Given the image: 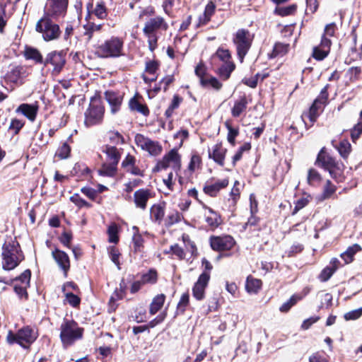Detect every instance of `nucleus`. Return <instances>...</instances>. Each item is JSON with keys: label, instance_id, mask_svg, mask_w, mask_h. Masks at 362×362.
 <instances>
[{"label": "nucleus", "instance_id": "obj_49", "mask_svg": "<svg viewBox=\"0 0 362 362\" xmlns=\"http://www.w3.org/2000/svg\"><path fill=\"white\" fill-rule=\"evenodd\" d=\"M64 295L66 300L72 307L76 308L80 305L81 298L78 296L72 293L71 292H66L64 293Z\"/></svg>", "mask_w": 362, "mask_h": 362}, {"label": "nucleus", "instance_id": "obj_57", "mask_svg": "<svg viewBox=\"0 0 362 362\" xmlns=\"http://www.w3.org/2000/svg\"><path fill=\"white\" fill-rule=\"evenodd\" d=\"M308 202L309 201L308 198L305 197L298 199L295 203V206L292 212V215H295L299 210L304 208L308 204Z\"/></svg>", "mask_w": 362, "mask_h": 362}, {"label": "nucleus", "instance_id": "obj_8", "mask_svg": "<svg viewBox=\"0 0 362 362\" xmlns=\"http://www.w3.org/2000/svg\"><path fill=\"white\" fill-rule=\"evenodd\" d=\"M37 337V332L30 327H25L18 330L16 334L9 332L6 341L9 344H18L23 348H28Z\"/></svg>", "mask_w": 362, "mask_h": 362}, {"label": "nucleus", "instance_id": "obj_27", "mask_svg": "<svg viewBox=\"0 0 362 362\" xmlns=\"http://www.w3.org/2000/svg\"><path fill=\"white\" fill-rule=\"evenodd\" d=\"M24 57L26 59L33 60L37 64H43L44 62L40 51L32 47H25Z\"/></svg>", "mask_w": 362, "mask_h": 362}, {"label": "nucleus", "instance_id": "obj_42", "mask_svg": "<svg viewBox=\"0 0 362 362\" xmlns=\"http://www.w3.org/2000/svg\"><path fill=\"white\" fill-rule=\"evenodd\" d=\"M225 125L228 129L227 139L232 146H235V138L239 134V130L238 128H233L228 122L225 123Z\"/></svg>", "mask_w": 362, "mask_h": 362}, {"label": "nucleus", "instance_id": "obj_19", "mask_svg": "<svg viewBox=\"0 0 362 362\" xmlns=\"http://www.w3.org/2000/svg\"><path fill=\"white\" fill-rule=\"evenodd\" d=\"M39 106L37 103L34 104L23 103L16 110L17 113H21L29 120L33 122L35 120Z\"/></svg>", "mask_w": 362, "mask_h": 362}, {"label": "nucleus", "instance_id": "obj_39", "mask_svg": "<svg viewBox=\"0 0 362 362\" xmlns=\"http://www.w3.org/2000/svg\"><path fill=\"white\" fill-rule=\"evenodd\" d=\"M226 187L224 182H215L214 184H211L206 185L204 187V191L206 194L214 197L217 194L218 191Z\"/></svg>", "mask_w": 362, "mask_h": 362}, {"label": "nucleus", "instance_id": "obj_20", "mask_svg": "<svg viewBox=\"0 0 362 362\" xmlns=\"http://www.w3.org/2000/svg\"><path fill=\"white\" fill-rule=\"evenodd\" d=\"M105 97L111 107L112 113H116L120 107L122 102V96L119 93L111 90H107L105 93Z\"/></svg>", "mask_w": 362, "mask_h": 362}, {"label": "nucleus", "instance_id": "obj_36", "mask_svg": "<svg viewBox=\"0 0 362 362\" xmlns=\"http://www.w3.org/2000/svg\"><path fill=\"white\" fill-rule=\"evenodd\" d=\"M129 107L132 110L137 111L144 115H148L149 110L146 105L140 103L136 99L132 98L129 101Z\"/></svg>", "mask_w": 362, "mask_h": 362}, {"label": "nucleus", "instance_id": "obj_11", "mask_svg": "<svg viewBox=\"0 0 362 362\" xmlns=\"http://www.w3.org/2000/svg\"><path fill=\"white\" fill-rule=\"evenodd\" d=\"M68 6V0H47L45 16L54 19L64 16Z\"/></svg>", "mask_w": 362, "mask_h": 362}, {"label": "nucleus", "instance_id": "obj_16", "mask_svg": "<svg viewBox=\"0 0 362 362\" xmlns=\"http://www.w3.org/2000/svg\"><path fill=\"white\" fill-rule=\"evenodd\" d=\"M210 244L214 250L228 251L234 246L235 241L230 235L217 236L211 238Z\"/></svg>", "mask_w": 362, "mask_h": 362}, {"label": "nucleus", "instance_id": "obj_45", "mask_svg": "<svg viewBox=\"0 0 362 362\" xmlns=\"http://www.w3.org/2000/svg\"><path fill=\"white\" fill-rule=\"evenodd\" d=\"M296 5L292 4L288 6H282L276 8V12L279 16H286L293 14L296 11Z\"/></svg>", "mask_w": 362, "mask_h": 362}, {"label": "nucleus", "instance_id": "obj_37", "mask_svg": "<svg viewBox=\"0 0 362 362\" xmlns=\"http://www.w3.org/2000/svg\"><path fill=\"white\" fill-rule=\"evenodd\" d=\"M117 165L110 163H104L98 173L100 175L112 177L116 172Z\"/></svg>", "mask_w": 362, "mask_h": 362}, {"label": "nucleus", "instance_id": "obj_26", "mask_svg": "<svg viewBox=\"0 0 362 362\" xmlns=\"http://www.w3.org/2000/svg\"><path fill=\"white\" fill-rule=\"evenodd\" d=\"M215 8L214 3L211 1H209L205 7L204 13L199 18V26L206 24L211 20V17L215 12Z\"/></svg>", "mask_w": 362, "mask_h": 362}, {"label": "nucleus", "instance_id": "obj_12", "mask_svg": "<svg viewBox=\"0 0 362 362\" xmlns=\"http://www.w3.org/2000/svg\"><path fill=\"white\" fill-rule=\"evenodd\" d=\"M328 99V93L327 86L324 87L320 91L318 97L314 100L309 112L305 115L311 122H315L319 116L320 112L322 111Z\"/></svg>", "mask_w": 362, "mask_h": 362}, {"label": "nucleus", "instance_id": "obj_5", "mask_svg": "<svg viewBox=\"0 0 362 362\" xmlns=\"http://www.w3.org/2000/svg\"><path fill=\"white\" fill-rule=\"evenodd\" d=\"M60 339L64 347L71 345L83 336V329L74 320H64L60 327Z\"/></svg>", "mask_w": 362, "mask_h": 362}, {"label": "nucleus", "instance_id": "obj_6", "mask_svg": "<svg viewBox=\"0 0 362 362\" xmlns=\"http://www.w3.org/2000/svg\"><path fill=\"white\" fill-rule=\"evenodd\" d=\"M35 30L41 33L47 42L57 40L61 35L59 25L54 23L51 17L45 15L37 22Z\"/></svg>", "mask_w": 362, "mask_h": 362}, {"label": "nucleus", "instance_id": "obj_43", "mask_svg": "<svg viewBox=\"0 0 362 362\" xmlns=\"http://www.w3.org/2000/svg\"><path fill=\"white\" fill-rule=\"evenodd\" d=\"M201 84L204 87H211L216 90H219L222 87L221 83L214 77L202 78Z\"/></svg>", "mask_w": 362, "mask_h": 362}, {"label": "nucleus", "instance_id": "obj_54", "mask_svg": "<svg viewBox=\"0 0 362 362\" xmlns=\"http://www.w3.org/2000/svg\"><path fill=\"white\" fill-rule=\"evenodd\" d=\"M215 56L219 58L223 62H226L230 61V54L228 49H218L216 51Z\"/></svg>", "mask_w": 362, "mask_h": 362}, {"label": "nucleus", "instance_id": "obj_48", "mask_svg": "<svg viewBox=\"0 0 362 362\" xmlns=\"http://www.w3.org/2000/svg\"><path fill=\"white\" fill-rule=\"evenodd\" d=\"M159 63L157 61H148L146 63L145 71L152 76H157L156 71L158 70Z\"/></svg>", "mask_w": 362, "mask_h": 362}, {"label": "nucleus", "instance_id": "obj_29", "mask_svg": "<svg viewBox=\"0 0 362 362\" xmlns=\"http://www.w3.org/2000/svg\"><path fill=\"white\" fill-rule=\"evenodd\" d=\"M165 300L164 294H158L156 296L150 305L149 313L151 315H155L163 307Z\"/></svg>", "mask_w": 362, "mask_h": 362}, {"label": "nucleus", "instance_id": "obj_10", "mask_svg": "<svg viewBox=\"0 0 362 362\" xmlns=\"http://www.w3.org/2000/svg\"><path fill=\"white\" fill-rule=\"evenodd\" d=\"M316 163L329 171L332 178L337 179L341 172V165L336 160L321 149L317 155Z\"/></svg>", "mask_w": 362, "mask_h": 362}, {"label": "nucleus", "instance_id": "obj_15", "mask_svg": "<svg viewBox=\"0 0 362 362\" xmlns=\"http://www.w3.org/2000/svg\"><path fill=\"white\" fill-rule=\"evenodd\" d=\"M65 62V54L62 52L53 51L47 54L43 64L45 66L52 65L53 66L52 72L57 74L62 71Z\"/></svg>", "mask_w": 362, "mask_h": 362}, {"label": "nucleus", "instance_id": "obj_51", "mask_svg": "<svg viewBox=\"0 0 362 362\" xmlns=\"http://www.w3.org/2000/svg\"><path fill=\"white\" fill-rule=\"evenodd\" d=\"M108 251H109V255H110L111 260L114 262V264L115 265L117 266L118 269H120L119 260V256H120L119 252L114 246L110 247V248L108 249Z\"/></svg>", "mask_w": 362, "mask_h": 362}, {"label": "nucleus", "instance_id": "obj_55", "mask_svg": "<svg viewBox=\"0 0 362 362\" xmlns=\"http://www.w3.org/2000/svg\"><path fill=\"white\" fill-rule=\"evenodd\" d=\"M109 241L110 243H117L118 242L117 228L115 225H112L108 228Z\"/></svg>", "mask_w": 362, "mask_h": 362}, {"label": "nucleus", "instance_id": "obj_2", "mask_svg": "<svg viewBox=\"0 0 362 362\" xmlns=\"http://www.w3.org/2000/svg\"><path fill=\"white\" fill-rule=\"evenodd\" d=\"M180 168L181 156L179 154L177 149L173 148L157 162L156 166L153 169V171L160 172L170 168L171 170L168 173V178L163 179V181H172L173 172L177 173Z\"/></svg>", "mask_w": 362, "mask_h": 362}, {"label": "nucleus", "instance_id": "obj_47", "mask_svg": "<svg viewBox=\"0 0 362 362\" xmlns=\"http://www.w3.org/2000/svg\"><path fill=\"white\" fill-rule=\"evenodd\" d=\"M108 137H109L110 142L115 145L122 144L124 142V137L118 132H115V131L110 132L108 133Z\"/></svg>", "mask_w": 362, "mask_h": 362}, {"label": "nucleus", "instance_id": "obj_52", "mask_svg": "<svg viewBox=\"0 0 362 362\" xmlns=\"http://www.w3.org/2000/svg\"><path fill=\"white\" fill-rule=\"evenodd\" d=\"M133 243H134V251L136 252H143L144 248V239L142 238L141 235H134L133 236Z\"/></svg>", "mask_w": 362, "mask_h": 362}, {"label": "nucleus", "instance_id": "obj_18", "mask_svg": "<svg viewBox=\"0 0 362 362\" xmlns=\"http://www.w3.org/2000/svg\"><path fill=\"white\" fill-rule=\"evenodd\" d=\"M52 256L59 267L63 271L64 276L66 277L70 269V260L68 255L64 251L55 249L52 252Z\"/></svg>", "mask_w": 362, "mask_h": 362}, {"label": "nucleus", "instance_id": "obj_7", "mask_svg": "<svg viewBox=\"0 0 362 362\" xmlns=\"http://www.w3.org/2000/svg\"><path fill=\"white\" fill-rule=\"evenodd\" d=\"M253 39L254 35L246 29H239L234 34L233 41L240 62H243L245 56L250 49Z\"/></svg>", "mask_w": 362, "mask_h": 362}, {"label": "nucleus", "instance_id": "obj_3", "mask_svg": "<svg viewBox=\"0 0 362 362\" xmlns=\"http://www.w3.org/2000/svg\"><path fill=\"white\" fill-rule=\"evenodd\" d=\"M23 259V255L16 243H6L2 247V267L6 270L16 268Z\"/></svg>", "mask_w": 362, "mask_h": 362}, {"label": "nucleus", "instance_id": "obj_41", "mask_svg": "<svg viewBox=\"0 0 362 362\" xmlns=\"http://www.w3.org/2000/svg\"><path fill=\"white\" fill-rule=\"evenodd\" d=\"M337 148L341 156L346 158L351 152V146L347 140H343L339 143Z\"/></svg>", "mask_w": 362, "mask_h": 362}, {"label": "nucleus", "instance_id": "obj_23", "mask_svg": "<svg viewBox=\"0 0 362 362\" xmlns=\"http://www.w3.org/2000/svg\"><path fill=\"white\" fill-rule=\"evenodd\" d=\"M134 197L136 206L141 209H145L151 193L148 189H139L134 192Z\"/></svg>", "mask_w": 362, "mask_h": 362}, {"label": "nucleus", "instance_id": "obj_22", "mask_svg": "<svg viewBox=\"0 0 362 362\" xmlns=\"http://www.w3.org/2000/svg\"><path fill=\"white\" fill-rule=\"evenodd\" d=\"M204 216L206 222L211 228H217L221 223V216L211 208L205 207Z\"/></svg>", "mask_w": 362, "mask_h": 362}, {"label": "nucleus", "instance_id": "obj_59", "mask_svg": "<svg viewBox=\"0 0 362 362\" xmlns=\"http://www.w3.org/2000/svg\"><path fill=\"white\" fill-rule=\"evenodd\" d=\"M331 44L332 42L329 37H326V35H322L321 42L319 45L323 49L322 53L326 54L329 52Z\"/></svg>", "mask_w": 362, "mask_h": 362}, {"label": "nucleus", "instance_id": "obj_60", "mask_svg": "<svg viewBox=\"0 0 362 362\" xmlns=\"http://www.w3.org/2000/svg\"><path fill=\"white\" fill-rule=\"evenodd\" d=\"M322 52H323V49L321 47H320V46L315 47L313 49V57L317 60H322L329 54V53L325 54V53H322Z\"/></svg>", "mask_w": 362, "mask_h": 362}, {"label": "nucleus", "instance_id": "obj_28", "mask_svg": "<svg viewBox=\"0 0 362 362\" xmlns=\"http://www.w3.org/2000/svg\"><path fill=\"white\" fill-rule=\"evenodd\" d=\"M202 158L197 154H193L186 170V178L189 179L193 173L200 168Z\"/></svg>", "mask_w": 362, "mask_h": 362}, {"label": "nucleus", "instance_id": "obj_62", "mask_svg": "<svg viewBox=\"0 0 362 362\" xmlns=\"http://www.w3.org/2000/svg\"><path fill=\"white\" fill-rule=\"evenodd\" d=\"M72 240L71 233L64 231L59 238L60 242L66 247H70V243Z\"/></svg>", "mask_w": 362, "mask_h": 362}, {"label": "nucleus", "instance_id": "obj_61", "mask_svg": "<svg viewBox=\"0 0 362 362\" xmlns=\"http://www.w3.org/2000/svg\"><path fill=\"white\" fill-rule=\"evenodd\" d=\"M336 191V187L332 182H327L324 188L323 197H329Z\"/></svg>", "mask_w": 362, "mask_h": 362}, {"label": "nucleus", "instance_id": "obj_32", "mask_svg": "<svg viewBox=\"0 0 362 362\" xmlns=\"http://www.w3.org/2000/svg\"><path fill=\"white\" fill-rule=\"evenodd\" d=\"M164 207L160 204H154L151 208V217L153 221L160 223L164 217Z\"/></svg>", "mask_w": 362, "mask_h": 362}, {"label": "nucleus", "instance_id": "obj_21", "mask_svg": "<svg viewBox=\"0 0 362 362\" xmlns=\"http://www.w3.org/2000/svg\"><path fill=\"white\" fill-rule=\"evenodd\" d=\"M102 152L106 155V161L117 165L120 159V153L115 147L110 145H105L102 147Z\"/></svg>", "mask_w": 362, "mask_h": 362}, {"label": "nucleus", "instance_id": "obj_13", "mask_svg": "<svg viewBox=\"0 0 362 362\" xmlns=\"http://www.w3.org/2000/svg\"><path fill=\"white\" fill-rule=\"evenodd\" d=\"M134 141L139 147L148 151L151 156H158L162 151V146L158 141H152L141 134H137L135 136Z\"/></svg>", "mask_w": 362, "mask_h": 362}, {"label": "nucleus", "instance_id": "obj_46", "mask_svg": "<svg viewBox=\"0 0 362 362\" xmlns=\"http://www.w3.org/2000/svg\"><path fill=\"white\" fill-rule=\"evenodd\" d=\"M71 148L69 146L64 143L57 151L56 156L60 159H65L69 156Z\"/></svg>", "mask_w": 362, "mask_h": 362}, {"label": "nucleus", "instance_id": "obj_34", "mask_svg": "<svg viewBox=\"0 0 362 362\" xmlns=\"http://www.w3.org/2000/svg\"><path fill=\"white\" fill-rule=\"evenodd\" d=\"M144 284H154L158 281V273L156 270L151 269L148 272L142 274L141 277Z\"/></svg>", "mask_w": 362, "mask_h": 362}, {"label": "nucleus", "instance_id": "obj_24", "mask_svg": "<svg viewBox=\"0 0 362 362\" xmlns=\"http://www.w3.org/2000/svg\"><path fill=\"white\" fill-rule=\"evenodd\" d=\"M226 152V149L221 144H217L213 147L212 153L209 151V158H212L216 163L223 166L224 165Z\"/></svg>", "mask_w": 362, "mask_h": 362}, {"label": "nucleus", "instance_id": "obj_4", "mask_svg": "<svg viewBox=\"0 0 362 362\" xmlns=\"http://www.w3.org/2000/svg\"><path fill=\"white\" fill-rule=\"evenodd\" d=\"M123 40L118 37H111L105 40L96 48V54L101 58H114L122 56Z\"/></svg>", "mask_w": 362, "mask_h": 362}, {"label": "nucleus", "instance_id": "obj_30", "mask_svg": "<svg viewBox=\"0 0 362 362\" xmlns=\"http://www.w3.org/2000/svg\"><path fill=\"white\" fill-rule=\"evenodd\" d=\"M24 74V68L21 66L13 67L7 74V78L13 83H17Z\"/></svg>", "mask_w": 362, "mask_h": 362}, {"label": "nucleus", "instance_id": "obj_33", "mask_svg": "<svg viewBox=\"0 0 362 362\" xmlns=\"http://www.w3.org/2000/svg\"><path fill=\"white\" fill-rule=\"evenodd\" d=\"M262 281L259 279L249 276L247 279L245 288L248 293H257L261 288Z\"/></svg>", "mask_w": 362, "mask_h": 362}, {"label": "nucleus", "instance_id": "obj_14", "mask_svg": "<svg viewBox=\"0 0 362 362\" xmlns=\"http://www.w3.org/2000/svg\"><path fill=\"white\" fill-rule=\"evenodd\" d=\"M31 272L29 269L24 271L18 277L14 279V291L20 298L27 299V288L30 286Z\"/></svg>", "mask_w": 362, "mask_h": 362}, {"label": "nucleus", "instance_id": "obj_1", "mask_svg": "<svg viewBox=\"0 0 362 362\" xmlns=\"http://www.w3.org/2000/svg\"><path fill=\"white\" fill-rule=\"evenodd\" d=\"M168 28V24L164 18L159 16L151 18L144 23L142 30L151 52H153L158 47V40Z\"/></svg>", "mask_w": 362, "mask_h": 362}, {"label": "nucleus", "instance_id": "obj_63", "mask_svg": "<svg viewBox=\"0 0 362 362\" xmlns=\"http://www.w3.org/2000/svg\"><path fill=\"white\" fill-rule=\"evenodd\" d=\"M135 164V158L128 154L122 163V166L124 168L125 170L129 169V168H132V165Z\"/></svg>", "mask_w": 362, "mask_h": 362}, {"label": "nucleus", "instance_id": "obj_17", "mask_svg": "<svg viewBox=\"0 0 362 362\" xmlns=\"http://www.w3.org/2000/svg\"><path fill=\"white\" fill-rule=\"evenodd\" d=\"M209 279L210 274L208 272H204L199 276L192 289L193 296L196 299L202 300L204 298V290Z\"/></svg>", "mask_w": 362, "mask_h": 362}, {"label": "nucleus", "instance_id": "obj_50", "mask_svg": "<svg viewBox=\"0 0 362 362\" xmlns=\"http://www.w3.org/2000/svg\"><path fill=\"white\" fill-rule=\"evenodd\" d=\"M24 126V122L18 119H12L8 127L9 131L13 134H17Z\"/></svg>", "mask_w": 362, "mask_h": 362}, {"label": "nucleus", "instance_id": "obj_25", "mask_svg": "<svg viewBox=\"0 0 362 362\" xmlns=\"http://www.w3.org/2000/svg\"><path fill=\"white\" fill-rule=\"evenodd\" d=\"M247 100L246 97L242 96L239 99L235 101L234 105L231 109V115L234 117H239L243 112H244L247 107Z\"/></svg>", "mask_w": 362, "mask_h": 362}, {"label": "nucleus", "instance_id": "obj_44", "mask_svg": "<svg viewBox=\"0 0 362 362\" xmlns=\"http://www.w3.org/2000/svg\"><path fill=\"white\" fill-rule=\"evenodd\" d=\"M362 134V111L360 115L358 122L354 127L351 130V136L352 140L354 141L358 139L360 135Z\"/></svg>", "mask_w": 362, "mask_h": 362}, {"label": "nucleus", "instance_id": "obj_64", "mask_svg": "<svg viewBox=\"0 0 362 362\" xmlns=\"http://www.w3.org/2000/svg\"><path fill=\"white\" fill-rule=\"evenodd\" d=\"M261 76L259 74H257L255 77L250 78H245L243 83L250 88H255L257 85L259 78Z\"/></svg>", "mask_w": 362, "mask_h": 362}, {"label": "nucleus", "instance_id": "obj_31", "mask_svg": "<svg viewBox=\"0 0 362 362\" xmlns=\"http://www.w3.org/2000/svg\"><path fill=\"white\" fill-rule=\"evenodd\" d=\"M235 68V65L231 61L223 62V64L219 68L218 73L222 78L228 79Z\"/></svg>", "mask_w": 362, "mask_h": 362}, {"label": "nucleus", "instance_id": "obj_9", "mask_svg": "<svg viewBox=\"0 0 362 362\" xmlns=\"http://www.w3.org/2000/svg\"><path fill=\"white\" fill-rule=\"evenodd\" d=\"M105 109L98 98H92L88 108L85 112L84 124L86 127L99 124L102 122Z\"/></svg>", "mask_w": 362, "mask_h": 362}, {"label": "nucleus", "instance_id": "obj_40", "mask_svg": "<svg viewBox=\"0 0 362 362\" xmlns=\"http://www.w3.org/2000/svg\"><path fill=\"white\" fill-rule=\"evenodd\" d=\"M288 48L289 45L288 44L281 42L276 43L272 53V57L284 55L288 52Z\"/></svg>", "mask_w": 362, "mask_h": 362}, {"label": "nucleus", "instance_id": "obj_53", "mask_svg": "<svg viewBox=\"0 0 362 362\" xmlns=\"http://www.w3.org/2000/svg\"><path fill=\"white\" fill-rule=\"evenodd\" d=\"M93 13L99 19H104L107 16L106 8L103 4H97L94 8Z\"/></svg>", "mask_w": 362, "mask_h": 362}, {"label": "nucleus", "instance_id": "obj_35", "mask_svg": "<svg viewBox=\"0 0 362 362\" xmlns=\"http://www.w3.org/2000/svg\"><path fill=\"white\" fill-rule=\"evenodd\" d=\"M359 250H361L360 245L354 244L349 247L347 250L341 255V257L344 259L345 262L348 264L352 261L353 256Z\"/></svg>", "mask_w": 362, "mask_h": 362}, {"label": "nucleus", "instance_id": "obj_38", "mask_svg": "<svg viewBox=\"0 0 362 362\" xmlns=\"http://www.w3.org/2000/svg\"><path fill=\"white\" fill-rule=\"evenodd\" d=\"M182 102V98L178 95H174L171 103L168 109L165 110V115L169 118L173 115V111L178 108L180 103Z\"/></svg>", "mask_w": 362, "mask_h": 362}, {"label": "nucleus", "instance_id": "obj_56", "mask_svg": "<svg viewBox=\"0 0 362 362\" xmlns=\"http://www.w3.org/2000/svg\"><path fill=\"white\" fill-rule=\"evenodd\" d=\"M361 315H362V309H361V308H360L358 309L351 310L349 313H346L344 315V318L346 320H356V319L359 318Z\"/></svg>", "mask_w": 362, "mask_h": 362}, {"label": "nucleus", "instance_id": "obj_58", "mask_svg": "<svg viewBox=\"0 0 362 362\" xmlns=\"http://www.w3.org/2000/svg\"><path fill=\"white\" fill-rule=\"evenodd\" d=\"M334 273V269L330 267H326L320 274V279L321 281H327Z\"/></svg>", "mask_w": 362, "mask_h": 362}]
</instances>
